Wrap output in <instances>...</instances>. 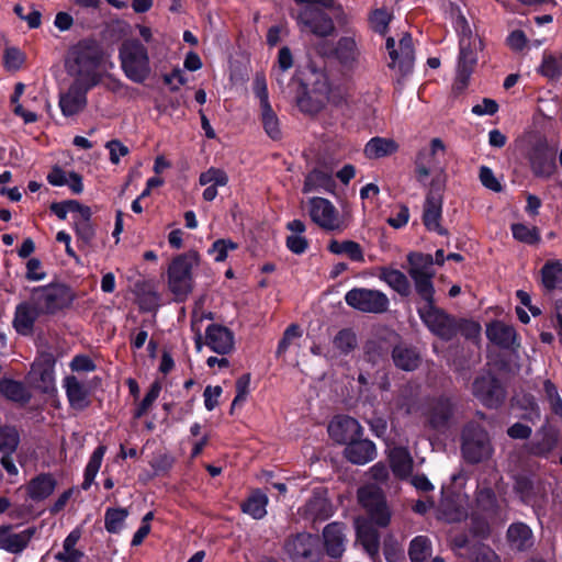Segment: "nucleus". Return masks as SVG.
I'll list each match as a JSON object with an SVG mask.
<instances>
[{
	"mask_svg": "<svg viewBox=\"0 0 562 562\" xmlns=\"http://www.w3.org/2000/svg\"><path fill=\"white\" fill-rule=\"evenodd\" d=\"M105 53L102 45L94 38H83L72 45L66 57V69L76 76L77 81L97 87L102 80V68Z\"/></svg>",
	"mask_w": 562,
	"mask_h": 562,
	"instance_id": "obj_1",
	"label": "nucleus"
},
{
	"mask_svg": "<svg viewBox=\"0 0 562 562\" xmlns=\"http://www.w3.org/2000/svg\"><path fill=\"white\" fill-rule=\"evenodd\" d=\"M77 297L72 288L64 282L53 281L31 289L30 299L44 315H56L69 310Z\"/></svg>",
	"mask_w": 562,
	"mask_h": 562,
	"instance_id": "obj_2",
	"label": "nucleus"
},
{
	"mask_svg": "<svg viewBox=\"0 0 562 562\" xmlns=\"http://www.w3.org/2000/svg\"><path fill=\"white\" fill-rule=\"evenodd\" d=\"M297 4H305L297 13V24L302 32L318 37L330 36L335 32V23L324 9H331L335 0H294Z\"/></svg>",
	"mask_w": 562,
	"mask_h": 562,
	"instance_id": "obj_3",
	"label": "nucleus"
},
{
	"mask_svg": "<svg viewBox=\"0 0 562 562\" xmlns=\"http://www.w3.org/2000/svg\"><path fill=\"white\" fill-rule=\"evenodd\" d=\"M200 255L196 250L177 255L169 263L168 289L176 296V300L183 302L193 290L192 269L199 266Z\"/></svg>",
	"mask_w": 562,
	"mask_h": 562,
	"instance_id": "obj_4",
	"label": "nucleus"
},
{
	"mask_svg": "<svg viewBox=\"0 0 562 562\" xmlns=\"http://www.w3.org/2000/svg\"><path fill=\"white\" fill-rule=\"evenodd\" d=\"M121 68L127 79L144 83L151 72L147 47L137 38L123 41L119 48Z\"/></svg>",
	"mask_w": 562,
	"mask_h": 562,
	"instance_id": "obj_5",
	"label": "nucleus"
},
{
	"mask_svg": "<svg viewBox=\"0 0 562 562\" xmlns=\"http://www.w3.org/2000/svg\"><path fill=\"white\" fill-rule=\"evenodd\" d=\"M424 305L417 307V313L426 327L437 337L450 341L457 337V317L448 314L436 305L435 294L419 299Z\"/></svg>",
	"mask_w": 562,
	"mask_h": 562,
	"instance_id": "obj_6",
	"label": "nucleus"
},
{
	"mask_svg": "<svg viewBox=\"0 0 562 562\" xmlns=\"http://www.w3.org/2000/svg\"><path fill=\"white\" fill-rule=\"evenodd\" d=\"M461 452L469 464H477L492 456L488 432L475 422L465 424L461 431Z\"/></svg>",
	"mask_w": 562,
	"mask_h": 562,
	"instance_id": "obj_7",
	"label": "nucleus"
},
{
	"mask_svg": "<svg viewBox=\"0 0 562 562\" xmlns=\"http://www.w3.org/2000/svg\"><path fill=\"white\" fill-rule=\"evenodd\" d=\"M282 550L290 562H321L323 558L319 536L307 531L289 535Z\"/></svg>",
	"mask_w": 562,
	"mask_h": 562,
	"instance_id": "obj_8",
	"label": "nucleus"
},
{
	"mask_svg": "<svg viewBox=\"0 0 562 562\" xmlns=\"http://www.w3.org/2000/svg\"><path fill=\"white\" fill-rule=\"evenodd\" d=\"M471 392L487 409L501 408L507 398L506 385L491 371L482 372L474 378Z\"/></svg>",
	"mask_w": 562,
	"mask_h": 562,
	"instance_id": "obj_9",
	"label": "nucleus"
},
{
	"mask_svg": "<svg viewBox=\"0 0 562 562\" xmlns=\"http://www.w3.org/2000/svg\"><path fill=\"white\" fill-rule=\"evenodd\" d=\"M407 262L409 265L407 272L414 282L416 294L419 299H430V295L436 293L432 282L435 276L432 270L434 257L430 254L411 251L407 255Z\"/></svg>",
	"mask_w": 562,
	"mask_h": 562,
	"instance_id": "obj_10",
	"label": "nucleus"
},
{
	"mask_svg": "<svg viewBox=\"0 0 562 562\" xmlns=\"http://www.w3.org/2000/svg\"><path fill=\"white\" fill-rule=\"evenodd\" d=\"M457 404L451 396L440 394L428 398L424 412L426 424L436 431L447 430L454 417Z\"/></svg>",
	"mask_w": 562,
	"mask_h": 562,
	"instance_id": "obj_11",
	"label": "nucleus"
},
{
	"mask_svg": "<svg viewBox=\"0 0 562 562\" xmlns=\"http://www.w3.org/2000/svg\"><path fill=\"white\" fill-rule=\"evenodd\" d=\"M192 330L195 333L194 344L198 351L202 349L205 344L213 352L225 356L231 353L235 347L234 333L226 326L221 324H210L205 329V342L199 328L195 324L191 325Z\"/></svg>",
	"mask_w": 562,
	"mask_h": 562,
	"instance_id": "obj_12",
	"label": "nucleus"
},
{
	"mask_svg": "<svg viewBox=\"0 0 562 562\" xmlns=\"http://www.w3.org/2000/svg\"><path fill=\"white\" fill-rule=\"evenodd\" d=\"M345 301L348 306L363 312L380 314L387 310L389 299L379 291L366 288H353L345 294Z\"/></svg>",
	"mask_w": 562,
	"mask_h": 562,
	"instance_id": "obj_13",
	"label": "nucleus"
},
{
	"mask_svg": "<svg viewBox=\"0 0 562 562\" xmlns=\"http://www.w3.org/2000/svg\"><path fill=\"white\" fill-rule=\"evenodd\" d=\"M445 143L436 137L430 140L429 147L420 148L414 159V176L416 181L426 187L428 177L439 168L437 156L445 154Z\"/></svg>",
	"mask_w": 562,
	"mask_h": 562,
	"instance_id": "obj_14",
	"label": "nucleus"
},
{
	"mask_svg": "<svg viewBox=\"0 0 562 562\" xmlns=\"http://www.w3.org/2000/svg\"><path fill=\"white\" fill-rule=\"evenodd\" d=\"M358 498L368 512L370 518L369 522L381 528H385L390 525L391 512L381 491L360 488L358 491Z\"/></svg>",
	"mask_w": 562,
	"mask_h": 562,
	"instance_id": "obj_15",
	"label": "nucleus"
},
{
	"mask_svg": "<svg viewBox=\"0 0 562 562\" xmlns=\"http://www.w3.org/2000/svg\"><path fill=\"white\" fill-rule=\"evenodd\" d=\"M101 379L94 376L90 382H81L77 376L70 374L63 379V387L69 403V406L78 412L87 409L91 405L90 396L93 392L92 384L97 386Z\"/></svg>",
	"mask_w": 562,
	"mask_h": 562,
	"instance_id": "obj_16",
	"label": "nucleus"
},
{
	"mask_svg": "<svg viewBox=\"0 0 562 562\" xmlns=\"http://www.w3.org/2000/svg\"><path fill=\"white\" fill-rule=\"evenodd\" d=\"M346 529L344 522L333 521L324 527L319 537L324 548L323 553L325 552L334 561H339L346 552L348 542Z\"/></svg>",
	"mask_w": 562,
	"mask_h": 562,
	"instance_id": "obj_17",
	"label": "nucleus"
},
{
	"mask_svg": "<svg viewBox=\"0 0 562 562\" xmlns=\"http://www.w3.org/2000/svg\"><path fill=\"white\" fill-rule=\"evenodd\" d=\"M297 513L304 520L316 524L329 519L334 515V508L326 491L315 490Z\"/></svg>",
	"mask_w": 562,
	"mask_h": 562,
	"instance_id": "obj_18",
	"label": "nucleus"
},
{
	"mask_svg": "<svg viewBox=\"0 0 562 562\" xmlns=\"http://www.w3.org/2000/svg\"><path fill=\"white\" fill-rule=\"evenodd\" d=\"M55 363L56 360L54 356L46 353L41 362H35L32 366L31 370L33 387L49 396L57 393L55 384Z\"/></svg>",
	"mask_w": 562,
	"mask_h": 562,
	"instance_id": "obj_19",
	"label": "nucleus"
},
{
	"mask_svg": "<svg viewBox=\"0 0 562 562\" xmlns=\"http://www.w3.org/2000/svg\"><path fill=\"white\" fill-rule=\"evenodd\" d=\"M459 47L457 76L453 87L457 90H464L477 63V56L471 37H461Z\"/></svg>",
	"mask_w": 562,
	"mask_h": 562,
	"instance_id": "obj_20",
	"label": "nucleus"
},
{
	"mask_svg": "<svg viewBox=\"0 0 562 562\" xmlns=\"http://www.w3.org/2000/svg\"><path fill=\"white\" fill-rule=\"evenodd\" d=\"M94 87L75 80L65 93H60L58 105L64 116L70 117L82 112L88 103L87 94Z\"/></svg>",
	"mask_w": 562,
	"mask_h": 562,
	"instance_id": "obj_21",
	"label": "nucleus"
},
{
	"mask_svg": "<svg viewBox=\"0 0 562 562\" xmlns=\"http://www.w3.org/2000/svg\"><path fill=\"white\" fill-rule=\"evenodd\" d=\"M327 430L335 442L345 445L346 447L348 442L363 436V427L356 418L348 415L335 417L329 423Z\"/></svg>",
	"mask_w": 562,
	"mask_h": 562,
	"instance_id": "obj_22",
	"label": "nucleus"
},
{
	"mask_svg": "<svg viewBox=\"0 0 562 562\" xmlns=\"http://www.w3.org/2000/svg\"><path fill=\"white\" fill-rule=\"evenodd\" d=\"M529 161L537 178H550L557 171L555 153L546 143H537L531 148Z\"/></svg>",
	"mask_w": 562,
	"mask_h": 562,
	"instance_id": "obj_23",
	"label": "nucleus"
},
{
	"mask_svg": "<svg viewBox=\"0 0 562 562\" xmlns=\"http://www.w3.org/2000/svg\"><path fill=\"white\" fill-rule=\"evenodd\" d=\"M356 540L361 544L372 562H382L380 557L381 536L369 521H356Z\"/></svg>",
	"mask_w": 562,
	"mask_h": 562,
	"instance_id": "obj_24",
	"label": "nucleus"
},
{
	"mask_svg": "<svg viewBox=\"0 0 562 562\" xmlns=\"http://www.w3.org/2000/svg\"><path fill=\"white\" fill-rule=\"evenodd\" d=\"M308 214L311 220L319 227L328 231L337 228V210L328 199L321 196L311 198L308 201Z\"/></svg>",
	"mask_w": 562,
	"mask_h": 562,
	"instance_id": "obj_25",
	"label": "nucleus"
},
{
	"mask_svg": "<svg viewBox=\"0 0 562 562\" xmlns=\"http://www.w3.org/2000/svg\"><path fill=\"white\" fill-rule=\"evenodd\" d=\"M44 315L40 312V307L32 301H24L15 306L12 326L21 336H31L34 333V326L40 316Z\"/></svg>",
	"mask_w": 562,
	"mask_h": 562,
	"instance_id": "obj_26",
	"label": "nucleus"
},
{
	"mask_svg": "<svg viewBox=\"0 0 562 562\" xmlns=\"http://www.w3.org/2000/svg\"><path fill=\"white\" fill-rule=\"evenodd\" d=\"M12 525L0 526V549L9 553L19 554L29 546L36 529L29 527L18 533L12 532Z\"/></svg>",
	"mask_w": 562,
	"mask_h": 562,
	"instance_id": "obj_27",
	"label": "nucleus"
},
{
	"mask_svg": "<svg viewBox=\"0 0 562 562\" xmlns=\"http://www.w3.org/2000/svg\"><path fill=\"white\" fill-rule=\"evenodd\" d=\"M344 457L352 464L363 465L371 462L376 457V447L370 439L360 438L348 442L344 449Z\"/></svg>",
	"mask_w": 562,
	"mask_h": 562,
	"instance_id": "obj_28",
	"label": "nucleus"
},
{
	"mask_svg": "<svg viewBox=\"0 0 562 562\" xmlns=\"http://www.w3.org/2000/svg\"><path fill=\"white\" fill-rule=\"evenodd\" d=\"M324 55L333 57L342 67L352 68L358 60L359 49L353 37L341 36L330 52H324Z\"/></svg>",
	"mask_w": 562,
	"mask_h": 562,
	"instance_id": "obj_29",
	"label": "nucleus"
},
{
	"mask_svg": "<svg viewBox=\"0 0 562 562\" xmlns=\"http://www.w3.org/2000/svg\"><path fill=\"white\" fill-rule=\"evenodd\" d=\"M506 538L510 548L519 552H525L533 546V532L531 528L522 521L510 524L506 532Z\"/></svg>",
	"mask_w": 562,
	"mask_h": 562,
	"instance_id": "obj_30",
	"label": "nucleus"
},
{
	"mask_svg": "<svg viewBox=\"0 0 562 562\" xmlns=\"http://www.w3.org/2000/svg\"><path fill=\"white\" fill-rule=\"evenodd\" d=\"M391 356L394 366L403 371H414L420 364V355L417 348L403 342L393 347Z\"/></svg>",
	"mask_w": 562,
	"mask_h": 562,
	"instance_id": "obj_31",
	"label": "nucleus"
},
{
	"mask_svg": "<svg viewBox=\"0 0 562 562\" xmlns=\"http://www.w3.org/2000/svg\"><path fill=\"white\" fill-rule=\"evenodd\" d=\"M442 202L434 199H425L422 222L428 232H435L440 236H447L448 229L441 226Z\"/></svg>",
	"mask_w": 562,
	"mask_h": 562,
	"instance_id": "obj_32",
	"label": "nucleus"
},
{
	"mask_svg": "<svg viewBox=\"0 0 562 562\" xmlns=\"http://www.w3.org/2000/svg\"><path fill=\"white\" fill-rule=\"evenodd\" d=\"M558 438L546 426L541 427L528 445V453L535 457H548L557 447Z\"/></svg>",
	"mask_w": 562,
	"mask_h": 562,
	"instance_id": "obj_33",
	"label": "nucleus"
},
{
	"mask_svg": "<svg viewBox=\"0 0 562 562\" xmlns=\"http://www.w3.org/2000/svg\"><path fill=\"white\" fill-rule=\"evenodd\" d=\"M56 484L57 482L50 473H41L29 482L27 496L34 502L44 501L53 494Z\"/></svg>",
	"mask_w": 562,
	"mask_h": 562,
	"instance_id": "obj_34",
	"label": "nucleus"
},
{
	"mask_svg": "<svg viewBox=\"0 0 562 562\" xmlns=\"http://www.w3.org/2000/svg\"><path fill=\"white\" fill-rule=\"evenodd\" d=\"M397 54L398 58L395 65H397L400 74L406 76L412 72L415 61L413 37L409 33H404L401 37Z\"/></svg>",
	"mask_w": 562,
	"mask_h": 562,
	"instance_id": "obj_35",
	"label": "nucleus"
},
{
	"mask_svg": "<svg viewBox=\"0 0 562 562\" xmlns=\"http://www.w3.org/2000/svg\"><path fill=\"white\" fill-rule=\"evenodd\" d=\"M486 336L496 346L507 349L515 342L516 330L501 322H493L486 328Z\"/></svg>",
	"mask_w": 562,
	"mask_h": 562,
	"instance_id": "obj_36",
	"label": "nucleus"
},
{
	"mask_svg": "<svg viewBox=\"0 0 562 562\" xmlns=\"http://www.w3.org/2000/svg\"><path fill=\"white\" fill-rule=\"evenodd\" d=\"M268 502V496L262 491L255 490L240 504V509L244 514H247L251 518L259 520L267 515Z\"/></svg>",
	"mask_w": 562,
	"mask_h": 562,
	"instance_id": "obj_37",
	"label": "nucleus"
},
{
	"mask_svg": "<svg viewBox=\"0 0 562 562\" xmlns=\"http://www.w3.org/2000/svg\"><path fill=\"white\" fill-rule=\"evenodd\" d=\"M398 150V144L392 138L372 137L364 147V155L369 159L391 156Z\"/></svg>",
	"mask_w": 562,
	"mask_h": 562,
	"instance_id": "obj_38",
	"label": "nucleus"
},
{
	"mask_svg": "<svg viewBox=\"0 0 562 562\" xmlns=\"http://www.w3.org/2000/svg\"><path fill=\"white\" fill-rule=\"evenodd\" d=\"M379 278L387 283L401 296H408L411 294V283L401 270L382 267L379 272Z\"/></svg>",
	"mask_w": 562,
	"mask_h": 562,
	"instance_id": "obj_39",
	"label": "nucleus"
},
{
	"mask_svg": "<svg viewBox=\"0 0 562 562\" xmlns=\"http://www.w3.org/2000/svg\"><path fill=\"white\" fill-rule=\"evenodd\" d=\"M0 394L11 402L23 405L27 404L31 400V394L24 384L10 378L0 379Z\"/></svg>",
	"mask_w": 562,
	"mask_h": 562,
	"instance_id": "obj_40",
	"label": "nucleus"
},
{
	"mask_svg": "<svg viewBox=\"0 0 562 562\" xmlns=\"http://www.w3.org/2000/svg\"><path fill=\"white\" fill-rule=\"evenodd\" d=\"M477 508L488 517H497L499 514V504L494 490L490 486L477 488L476 491Z\"/></svg>",
	"mask_w": 562,
	"mask_h": 562,
	"instance_id": "obj_41",
	"label": "nucleus"
},
{
	"mask_svg": "<svg viewBox=\"0 0 562 562\" xmlns=\"http://www.w3.org/2000/svg\"><path fill=\"white\" fill-rule=\"evenodd\" d=\"M331 187H334L331 176L327 171L314 168L305 176L302 192L307 194L318 189L328 190Z\"/></svg>",
	"mask_w": 562,
	"mask_h": 562,
	"instance_id": "obj_42",
	"label": "nucleus"
},
{
	"mask_svg": "<svg viewBox=\"0 0 562 562\" xmlns=\"http://www.w3.org/2000/svg\"><path fill=\"white\" fill-rule=\"evenodd\" d=\"M106 452V446L99 445L89 458V461L85 468L83 482L81 484L82 490L87 491L92 485L100 468L102 464L103 457Z\"/></svg>",
	"mask_w": 562,
	"mask_h": 562,
	"instance_id": "obj_43",
	"label": "nucleus"
},
{
	"mask_svg": "<svg viewBox=\"0 0 562 562\" xmlns=\"http://www.w3.org/2000/svg\"><path fill=\"white\" fill-rule=\"evenodd\" d=\"M328 250L335 255H347L348 258L355 262H363L364 256L360 244L353 240L338 241L331 239L328 244Z\"/></svg>",
	"mask_w": 562,
	"mask_h": 562,
	"instance_id": "obj_44",
	"label": "nucleus"
},
{
	"mask_svg": "<svg viewBox=\"0 0 562 562\" xmlns=\"http://www.w3.org/2000/svg\"><path fill=\"white\" fill-rule=\"evenodd\" d=\"M390 465L395 476L404 479L413 470V459L406 449H398L391 454Z\"/></svg>",
	"mask_w": 562,
	"mask_h": 562,
	"instance_id": "obj_45",
	"label": "nucleus"
},
{
	"mask_svg": "<svg viewBox=\"0 0 562 562\" xmlns=\"http://www.w3.org/2000/svg\"><path fill=\"white\" fill-rule=\"evenodd\" d=\"M540 273L542 284L547 290L552 291L557 289L560 277H562V259L547 260Z\"/></svg>",
	"mask_w": 562,
	"mask_h": 562,
	"instance_id": "obj_46",
	"label": "nucleus"
},
{
	"mask_svg": "<svg viewBox=\"0 0 562 562\" xmlns=\"http://www.w3.org/2000/svg\"><path fill=\"white\" fill-rule=\"evenodd\" d=\"M302 93L296 97V105L301 112L306 114H317L324 109V99L319 95H313L307 91L306 85L302 83Z\"/></svg>",
	"mask_w": 562,
	"mask_h": 562,
	"instance_id": "obj_47",
	"label": "nucleus"
},
{
	"mask_svg": "<svg viewBox=\"0 0 562 562\" xmlns=\"http://www.w3.org/2000/svg\"><path fill=\"white\" fill-rule=\"evenodd\" d=\"M417 389L411 384H403L397 392L396 395V407L400 411H403L406 415H411L415 411V405L417 401Z\"/></svg>",
	"mask_w": 562,
	"mask_h": 562,
	"instance_id": "obj_48",
	"label": "nucleus"
},
{
	"mask_svg": "<svg viewBox=\"0 0 562 562\" xmlns=\"http://www.w3.org/2000/svg\"><path fill=\"white\" fill-rule=\"evenodd\" d=\"M128 516V510L123 507H109L104 514V528L110 533H119Z\"/></svg>",
	"mask_w": 562,
	"mask_h": 562,
	"instance_id": "obj_49",
	"label": "nucleus"
},
{
	"mask_svg": "<svg viewBox=\"0 0 562 562\" xmlns=\"http://www.w3.org/2000/svg\"><path fill=\"white\" fill-rule=\"evenodd\" d=\"M431 553L430 541L425 536L415 537L408 548V557L412 562H427Z\"/></svg>",
	"mask_w": 562,
	"mask_h": 562,
	"instance_id": "obj_50",
	"label": "nucleus"
},
{
	"mask_svg": "<svg viewBox=\"0 0 562 562\" xmlns=\"http://www.w3.org/2000/svg\"><path fill=\"white\" fill-rule=\"evenodd\" d=\"M513 237L527 245H537L540 240V233L536 226H527L522 223H514L510 226Z\"/></svg>",
	"mask_w": 562,
	"mask_h": 562,
	"instance_id": "obj_51",
	"label": "nucleus"
},
{
	"mask_svg": "<svg viewBox=\"0 0 562 562\" xmlns=\"http://www.w3.org/2000/svg\"><path fill=\"white\" fill-rule=\"evenodd\" d=\"M20 445V434L14 426H0V452L14 453Z\"/></svg>",
	"mask_w": 562,
	"mask_h": 562,
	"instance_id": "obj_52",
	"label": "nucleus"
},
{
	"mask_svg": "<svg viewBox=\"0 0 562 562\" xmlns=\"http://www.w3.org/2000/svg\"><path fill=\"white\" fill-rule=\"evenodd\" d=\"M261 110V123L267 135L273 140H280L282 138V132L280 128L279 119L273 111L272 106H268Z\"/></svg>",
	"mask_w": 562,
	"mask_h": 562,
	"instance_id": "obj_53",
	"label": "nucleus"
},
{
	"mask_svg": "<svg viewBox=\"0 0 562 562\" xmlns=\"http://www.w3.org/2000/svg\"><path fill=\"white\" fill-rule=\"evenodd\" d=\"M351 93L345 85L328 86L327 100L335 108H348Z\"/></svg>",
	"mask_w": 562,
	"mask_h": 562,
	"instance_id": "obj_54",
	"label": "nucleus"
},
{
	"mask_svg": "<svg viewBox=\"0 0 562 562\" xmlns=\"http://www.w3.org/2000/svg\"><path fill=\"white\" fill-rule=\"evenodd\" d=\"M392 15L384 8L374 9L369 15V23L373 32L385 35L389 32V24Z\"/></svg>",
	"mask_w": 562,
	"mask_h": 562,
	"instance_id": "obj_55",
	"label": "nucleus"
},
{
	"mask_svg": "<svg viewBox=\"0 0 562 562\" xmlns=\"http://www.w3.org/2000/svg\"><path fill=\"white\" fill-rule=\"evenodd\" d=\"M334 346L341 353L348 355L357 347L356 334L350 328H344L334 338Z\"/></svg>",
	"mask_w": 562,
	"mask_h": 562,
	"instance_id": "obj_56",
	"label": "nucleus"
},
{
	"mask_svg": "<svg viewBox=\"0 0 562 562\" xmlns=\"http://www.w3.org/2000/svg\"><path fill=\"white\" fill-rule=\"evenodd\" d=\"M513 405L527 412L522 418L533 422V418H539L540 411L536 398L531 394H522L521 396L513 397Z\"/></svg>",
	"mask_w": 562,
	"mask_h": 562,
	"instance_id": "obj_57",
	"label": "nucleus"
},
{
	"mask_svg": "<svg viewBox=\"0 0 562 562\" xmlns=\"http://www.w3.org/2000/svg\"><path fill=\"white\" fill-rule=\"evenodd\" d=\"M161 391V384L159 381H154L150 384L149 390L146 392L144 398L134 411V418L138 419L143 417L148 409L151 407L154 402L158 398Z\"/></svg>",
	"mask_w": 562,
	"mask_h": 562,
	"instance_id": "obj_58",
	"label": "nucleus"
},
{
	"mask_svg": "<svg viewBox=\"0 0 562 562\" xmlns=\"http://www.w3.org/2000/svg\"><path fill=\"white\" fill-rule=\"evenodd\" d=\"M469 557L473 562H499L498 555L490 546L476 542L469 548Z\"/></svg>",
	"mask_w": 562,
	"mask_h": 562,
	"instance_id": "obj_59",
	"label": "nucleus"
},
{
	"mask_svg": "<svg viewBox=\"0 0 562 562\" xmlns=\"http://www.w3.org/2000/svg\"><path fill=\"white\" fill-rule=\"evenodd\" d=\"M199 183L200 186L212 184L224 187L228 183V176L223 169L211 167L200 173Z\"/></svg>",
	"mask_w": 562,
	"mask_h": 562,
	"instance_id": "obj_60",
	"label": "nucleus"
},
{
	"mask_svg": "<svg viewBox=\"0 0 562 562\" xmlns=\"http://www.w3.org/2000/svg\"><path fill=\"white\" fill-rule=\"evenodd\" d=\"M74 229L78 247H87L92 244L95 237V229L91 222H75Z\"/></svg>",
	"mask_w": 562,
	"mask_h": 562,
	"instance_id": "obj_61",
	"label": "nucleus"
},
{
	"mask_svg": "<svg viewBox=\"0 0 562 562\" xmlns=\"http://www.w3.org/2000/svg\"><path fill=\"white\" fill-rule=\"evenodd\" d=\"M238 244L229 238L216 239L209 249V254H215L214 260L216 262H223L227 259L229 250H236Z\"/></svg>",
	"mask_w": 562,
	"mask_h": 562,
	"instance_id": "obj_62",
	"label": "nucleus"
},
{
	"mask_svg": "<svg viewBox=\"0 0 562 562\" xmlns=\"http://www.w3.org/2000/svg\"><path fill=\"white\" fill-rule=\"evenodd\" d=\"M543 391L550 404L551 412L554 415L562 417V398L555 384L551 380H546L543 382Z\"/></svg>",
	"mask_w": 562,
	"mask_h": 562,
	"instance_id": "obj_63",
	"label": "nucleus"
},
{
	"mask_svg": "<svg viewBox=\"0 0 562 562\" xmlns=\"http://www.w3.org/2000/svg\"><path fill=\"white\" fill-rule=\"evenodd\" d=\"M383 554L386 562H400L403 559V549L392 535L383 539Z\"/></svg>",
	"mask_w": 562,
	"mask_h": 562,
	"instance_id": "obj_64",
	"label": "nucleus"
}]
</instances>
